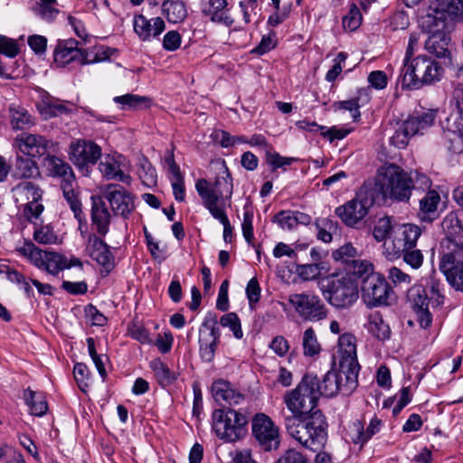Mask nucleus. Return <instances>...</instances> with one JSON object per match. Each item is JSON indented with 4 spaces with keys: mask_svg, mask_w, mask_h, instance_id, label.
I'll list each match as a JSON object with an SVG mask.
<instances>
[{
    "mask_svg": "<svg viewBox=\"0 0 463 463\" xmlns=\"http://www.w3.org/2000/svg\"><path fill=\"white\" fill-rule=\"evenodd\" d=\"M410 176L402 167L389 164L378 171L370 190L376 200L392 199L406 202L411 197Z\"/></svg>",
    "mask_w": 463,
    "mask_h": 463,
    "instance_id": "7ed1b4c3",
    "label": "nucleus"
},
{
    "mask_svg": "<svg viewBox=\"0 0 463 463\" xmlns=\"http://www.w3.org/2000/svg\"><path fill=\"white\" fill-rule=\"evenodd\" d=\"M44 165L52 176L61 178V184L75 183L71 165L61 158L48 155L44 158Z\"/></svg>",
    "mask_w": 463,
    "mask_h": 463,
    "instance_id": "473e14b6",
    "label": "nucleus"
},
{
    "mask_svg": "<svg viewBox=\"0 0 463 463\" xmlns=\"http://www.w3.org/2000/svg\"><path fill=\"white\" fill-rule=\"evenodd\" d=\"M316 384L317 375L306 373L295 389L286 392L283 401L290 416L304 417L316 411L320 397Z\"/></svg>",
    "mask_w": 463,
    "mask_h": 463,
    "instance_id": "39448f33",
    "label": "nucleus"
},
{
    "mask_svg": "<svg viewBox=\"0 0 463 463\" xmlns=\"http://www.w3.org/2000/svg\"><path fill=\"white\" fill-rule=\"evenodd\" d=\"M319 396L333 397L338 392L350 395L358 386V373L348 369L340 368L339 371H328L322 378L317 377L315 385Z\"/></svg>",
    "mask_w": 463,
    "mask_h": 463,
    "instance_id": "6e6552de",
    "label": "nucleus"
},
{
    "mask_svg": "<svg viewBox=\"0 0 463 463\" xmlns=\"http://www.w3.org/2000/svg\"><path fill=\"white\" fill-rule=\"evenodd\" d=\"M302 347L305 356L314 357L320 353L321 345L317 340L316 332L312 327H308L304 331Z\"/></svg>",
    "mask_w": 463,
    "mask_h": 463,
    "instance_id": "49530a36",
    "label": "nucleus"
},
{
    "mask_svg": "<svg viewBox=\"0 0 463 463\" xmlns=\"http://www.w3.org/2000/svg\"><path fill=\"white\" fill-rule=\"evenodd\" d=\"M348 269L354 275L364 279V278H367L371 274H376L377 272L373 271V265L365 260L356 259L354 260L349 266Z\"/></svg>",
    "mask_w": 463,
    "mask_h": 463,
    "instance_id": "864d4df0",
    "label": "nucleus"
},
{
    "mask_svg": "<svg viewBox=\"0 0 463 463\" xmlns=\"http://www.w3.org/2000/svg\"><path fill=\"white\" fill-rule=\"evenodd\" d=\"M413 136H415V134L410 130V128L406 126V123L403 121L395 130L390 142L395 147L402 149L406 147L410 138Z\"/></svg>",
    "mask_w": 463,
    "mask_h": 463,
    "instance_id": "8fccbe9b",
    "label": "nucleus"
},
{
    "mask_svg": "<svg viewBox=\"0 0 463 463\" xmlns=\"http://www.w3.org/2000/svg\"><path fill=\"white\" fill-rule=\"evenodd\" d=\"M67 104L71 105L69 102H65L52 97L49 94H45L36 104V108L43 119H49L51 118L71 113L72 109L69 108Z\"/></svg>",
    "mask_w": 463,
    "mask_h": 463,
    "instance_id": "7c9ffc66",
    "label": "nucleus"
},
{
    "mask_svg": "<svg viewBox=\"0 0 463 463\" xmlns=\"http://www.w3.org/2000/svg\"><path fill=\"white\" fill-rule=\"evenodd\" d=\"M24 399L29 407L30 412L35 416H43L48 410L47 402L42 395H37L31 389H26L24 392Z\"/></svg>",
    "mask_w": 463,
    "mask_h": 463,
    "instance_id": "c03bdc74",
    "label": "nucleus"
},
{
    "mask_svg": "<svg viewBox=\"0 0 463 463\" xmlns=\"http://www.w3.org/2000/svg\"><path fill=\"white\" fill-rule=\"evenodd\" d=\"M14 175L18 178L28 179L39 175V169L32 158L17 156Z\"/></svg>",
    "mask_w": 463,
    "mask_h": 463,
    "instance_id": "a19ab883",
    "label": "nucleus"
},
{
    "mask_svg": "<svg viewBox=\"0 0 463 463\" xmlns=\"http://www.w3.org/2000/svg\"><path fill=\"white\" fill-rule=\"evenodd\" d=\"M73 184L74 183L61 184V187L62 189L63 196L70 204L75 218L81 222L84 218V214L81 210V203L73 190Z\"/></svg>",
    "mask_w": 463,
    "mask_h": 463,
    "instance_id": "a18cd8bd",
    "label": "nucleus"
},
{
    "mask_svg": "<svg viewBox=\"0 0 463 463\" xmlns=\"http://www.w3.org/2000/svg\"><path fill=\"white\" fill-rule=\"evenodd\" d=\"M317 239L323 242H330L332 241V232L336 231V223L329 219H322L317 222Z\"/></svg>",
    "mask_w": 463,
    "mask_h": 463,
    "instance_id": "4d7b16f0",
    "label": "nucleus"
},
{
    "mask_svg": "<svg viewBox=\"0 0 463 463\" xmlns=\"http://www.w3.org/2000/svg\"><path fill=\"white\" fill-rule=\"evenodd\" d=\"M0 52L10 58H14L19 53V46L14 40L1 35Z\"/></svg>",
    "mask_w": 463,
    "mask_h": 463,
    "instance_id": "774afa93",
    "label": "nucleus"
},
{
    "mask_svg": "<svg viewBox=\"0 0 463 463\" xmlns=\"http://www.w3.org/2000/svg\"><path fill=\"white\" fill-rule=\"evenodd\" d=\"M213 430L225 442H235L247 433L248 419L233 409H216L212 414Z\"/></svg>",
    "mask_w": 463,
    "mask_h": 463,
    "instance_id": "423d86ee",
    "label": "nucleus"
},
{
    "mask_svg": "<svg viewBox=\"0 0 463 463\" xmlns=\"http://www.w3.org/2000/svg\"><path fill=\"white\" fill-rule=\"evenodd\" d=\"M432 31L433 33L425 42V48L430 53L439 58H444L449 54L450 39L443 32H440L439 27H433L430 32Z\"/></svg>",
    "mask_w": 463,
    "mask_h": 463,
    "instance_id": "e433bc0d",
    "label": "nucleus"
},
{
    "mask_svg": "<svg viewBox=\"0 0 463 463\" xmlns=\"http://www.w3.org/2000/svg\"><path fill=\"white\" fill-rule=\"evenodd\" d=\"M272 222H278L282 229L293 230L297 227L294 211H280Z\"/></svg>",
    "mask_w": 463,
    "mask_h": 463,
    "instance_id": "69168bd1",
    "label": "nucleus"
},
{
    "mask_svg": "<svg viewBox=\"0 0 463 463\" xmlns=\"http://www.w3.org/2000/svg\"><path fill=\"white\" fill-rule=\"evenodd\" d=\"M33 239L41 244H52L58 237L50 226H42L34 231Z\"/></svg>",
    "mask_w": 463,
    "mask_h": 463,
    "instance_id": "680f3d73",
    "label": "nucleus"
},
{
    "mask_svg": "<svg viewBox=\"0 0 463 463\" xmlns=\"http://www.w3.org/2000/svg\"><path fill=\"white\" fill-rule=\"evenodd\" d=\"M427 286L430 294L429 297L430 305L433 307L441 306L445 299V297L442 293L444 288L442 282L435 277H430Z\"/></svg>",
    "mask_w": 463,
    "mask_h": 463,
    "instance_id": "de8ad7c7",
    "label": "nucleus"
},
{
    "mask_svg": "<svg viewBox=\"0 0 463 463\" xmlns=\"http://www.w3.org/2000/svg\"><path fill=\"white\" fill-rule=\"evenodd\" d=\"M411 308L417 315V320L422 328H428L432 323V315L429 309L430 300L426 289L420 285H414L407 294Z\"/></svg>",
    "mask_w": 463,
    "mask_h": 463,
    "instance_id": "4be33fe9",
    "label": "nucleus"
},
{
    "mask_svg": "<svg viewBox=\"0 0 463 463\" xmlns=\"http://www.w3.org/2000/svg\"><path fill=\"white\" fill-rule=\"evenodd\" d=\"M339 367L359 373L356 355V339L353 334L345 333L338 338Z\"/></svg>",
    "mask_w": 463,
    "mask_h": 463,
    "instance_id": "b1692460",
    "label": "nucleus"
},
{
    "mask_svg": "<svg viewBox=\"0 0 463 463\" xmlns=\"http://www.w3.org/2000/svg\"><path fill=\"white\" fill-rule=\"evenodd\" d=\"M298 159L295 157H285L279 153L272 150H268L266 153V162L271 166V170L275 171L279 168H284L290 165Z\"/></svg>",
    "mask_w": 463,
    "mask_h": 463,
    "instance_id": "5fc2aeb1",
    "label": "nucleus"
},
{
    "mask_svg": "<svg viewBox=\"0 0 463 463\" xmlns=\"http://www.w3.org/2000/svg\"><path fill=\"white\" fill-rule=\"evenodd\" d=\"M14 142L22 153L30 156L45 155L52 145V141L41 135L25 133L17 136Z\"/></svg>",
    "mask_w": 463,
    "mask_h": 463,
    "instance_id": "393cba45",
    "label": "nucleus"
},
{
    "mask_svg": "<svg viewBox=\"0 0 463 463\" xmlns=\"http://www.w3.org/2000/svg\"><path fill=\"white\" fill-rule=\"evenodd\" d=\"M441 225L446 235L441 242L443 250H461L463 246L461 212L449 213L443 219Z\"/></svg>",
    "mask_w": 463,
    "mask_h": 463,
    "instance_id": "412c9836",
    "label": "nucleus"
},
{
    "mask_svg": "<svg viewBox=\"0 0 463 463\" xmlns=\"http://www.w3.org/2000/svg\"><path fill=\"white\" fill-rule=\"evenodd\" d=\"M382 421L374 417L371 420L366 430H364V425L360 420H355L351 426V439L354 443L363 446L374 434L380 431Z\"/></svg>",
    "mask_w": 463,
    "mask_h": 463,
    "instance_id": "c9c22d12",
    "label": "nucleus"
},
{
    "mask_svg": "<svg viewBox=\"0 0 463 463\" xmlns=\"http://www.w3.org/2000/svg\"><path fill=\"white\" fill-rule=\"evenodd\" d=\"M101 156V148L93 141L78 139L70 145V160L79 170L88 175L90 167L94 165Z\"/></svg>",
    "mask_w": 463,
    "mask_h": 463,
    "instance_id": "2eb2a0df",
    "label": "nucleus"
},
{
    "mask_svg": "<svg viewBox=\"0 0 463 463\" xmlns=\"http://www.w3.org/2000/svg\"><path fill=\"white\" fill-rule=\"evenodd\" d=\"M421 229L415 224L406 223L397 228L393 236L383 242V254L388 260L399 258L402 252L415 248Z\"/></svg>",
    "mask_w": 463,
    "mask_h": 463,
    "instance_id": "f8f14e48",
    "label": "nucleus"
},
{
    "mask_svg": "<svg viewBox=\"0 0 463 463\" xmlns=\"http://www.w3.org/2000/svg\"><path fill=\"white\" fill-rule=\"evenodd\" d=\"M377 201L370 189H363L357 195L335 208V214L349 227H356L367 215L369 208Z\"/></svg>",
    "mask_w": 463,
    "mask_h": 463,
    "instance_id": "9d476101",
    "label": "nucleus"
},
{
    "mask_svg": "<svg viewBox=\"0 0 463 463\" xmlns=\"http://www.w3.org/2000/svg\"><path fill=\"white\" fill-rule=\"evenodd\" d=\"M126 158L122 155H105L100 160L99 169L107 180H116L126 184H130L132 178L126 174Z\"/></svg>",
    "mask_w": 463,
    "mask_h": 463,
    "instance_id": "5701e85b",
    "label": "nucleus"
},
{
    "mask_svg": "<svg viewBox=\"0 0 463 463\" xmlns=\"http://www.w3.org/2000/svg\"><path fill=\"white\" fill-rule=\"evenodd\" d=\"M359 253L356 248L351 242H347L339 247L333 252V258L336 261H341L349 266L358 257Z\"/></svg>",
    "mask_w": 463,
    "mask_h": 463,
    "instance_id": "09e8293b",
    "label": "nucleus"
},
{
    "mask_svg": "<svg viewBox=\"0 0 463 463\" xmlns=\"http://www.w3.org/2000/svg\"><path fill=\"white\" fill-rule=\"evenodd\" d=\"M219 338L220 330L216 319H205L199 330L200 355L204 362L213 360Z\"/></svg>",
    "mask_w": 463,
    "mask_h": 463,
    "instance_id": "aec40b11",
    "label": "nucleus"
},
{
    "mask_svg": "<svg viewBox=\"0 0 463 463\" xmlns=\"http://www.w3.org/2000/svg\"><path fill=\"white\" fill-rule=\"evenodd\" d=\"M252 435L259 446L265 451L277 449L279 446V431L273 420L264 413H258L252 419Z\"/></svg>",
    "mask_w": 463,
    "mask_h": 463,
    "instance_id": "f3484780",
    "label": "nucleus"
},
{
    "mask_svg": "<svg viewBox=\"0 0 463 463\" xmlns=\"http://www.w3.org/2000/svg\"><path fill=\"white\" fill-rule=\"evenodd\" d=\"M365 327L372 335L379 340L384 341L390 337V326L384 322L379 312H374L368 317Z\"/></svg>",
    "mask_w": 463,
    "mask_h": 463,
    "instance_id": "ea45409f",
    "label": "nucleus"
},
{
    "mask_svg": "<svg viewBox=\"0 0 463 463\" xmlns=\"http://www.w3.org/2000/svg\"><path fill=\"white\" fill-rule=\"evenodd\" d=\"M288 302L300 318L319 322L327 317L328 310L319 296L311 292L291 294Z\"/></svg>",
    "mask_w": 463,
    "mask_h": 463,
    "instance_id": "9b49d317",
    "label": "nucleus"
},
{
    "mask_svg": "<svg viewBox=\"0 0 463 463\" xmlns=\"http://www.w3.org/2000/svg\"><path fill=\"white\" fill-rule=\"evenodd\" d=\"M138 175L143 184L147 186L155 185L157 182L156 171L146 158L140 161Z\"/></svg>",
    "mask_w": 463,
    "mask_h": 463,
    "instance_id": "3c124183",
    "label": "nucleus"
},
{
    "mask_svg": "<svg viewBox=\"0 0 463 463\" xmlns=\"http://www.w3.org/2000/svg\"><path fill=\"white\" fill-rule=\"evenodd\" d=\"M203 14L211 21L231 26L233 19L230 15L227 0H206L203 4Z\"/></svg>",
    "mask_w": 463,
    "mask_h": 463,
    "instance_id": "c756f323",
    "label": "nucleus"
},
{
    "mask_svg": "<svg viewBox=\"0 0 463 463\" xmlns=\"http://www.w3.org/2000/svg\"><path fill=\"white\" fill-rule=\"evenodd\" d=\"M253 212L247 206L244 207L243 222L241 224L242 234L249 244H253Z\"/></svg>",
    "mask_w": 463,
    "mask_h": 463,
    "instance_id": "052dcab7",
    "label": "nucleus"
},
{
    "mask_svg": "<svg viewBox=\"0 0 463 463\" xmlns=\"http://www.w3.org/2000/svg\"><path fill=\"white\" fill-rule=\"evenodd\" d=\"M440 203V196L435 190L428 191L423 198L420 200L419 217L421 221L431 222L438 218V205Z\"/></svg>",
    "mask_w": 463,
    "mask_h": 463,
    "instance_id": "f704fd0d",
    "label": "nucleus"
},
{
    "mask_svg": "<svg viewBox=\"0 0 463 463\" xmlns=\"http://www.w3.org/2000/svg\"><path fill=\"white\" fill-rule=\"evenodd\" d=\"M220 324L224 327H229L237 339H241L243 335L241 320L237 314L231 312L221 317Z\"/></svg>",
    "mask_w": 463,
    "mask_h": 463,
    "instance_id": "6e6d98bb",
    "label": "nucleus"
},
{
    "mask_svg": "<svg viewBox=\"0 0 463 463\" xmlns=\"http://www.w3.org/2000/svg\"><path fill=\"white\" fill-rule=\"evenodd\" d=\"M10 124L13 129L24 130L31 128L35 124L34 118L29 111L16 104H12L8 109Z\"/></svg>",
    "mask_w": 463,
    "mask_h": 463,
    "instance_id": "4c0bfd02",
    "label": "nucleus"
},
{
    "mask_svg": "<svg viewBox=\"0 0 463 463\" xmlns=\"http://www.w3.org/2000/svg\"><path fill=\"white\" fill-rule=\"evenodd\" d=\"M391 293L390 285L380 273L371 274L362 280V298L369 307L387 306Z\"/></svg>",
    "mask_w": 463,
    "mask_h": 463,
    "instance_id": "4468645a",
    "label": "nucleus"
},
{
    "mask_svg": "<svg viewBox=\"0 0 463 463\" xmlns=\"http://www.w3.org/2000/svg\"><path fill=\"white\" fill-rule=\"evenodd\" d=\"M403 260L412 269H419L423 263V254L420 250L411 248L402 252Z\"/></svg>",
    "mask_w": 463,
    "mask_h": 463,
    "instance_id": "338daca9",
    "label": "nucleus"
},
{
    "mask_svg": "<svg viewBox=\"0 0 463 463\" xmlns=\"http://www.w3.org/2000/svg\"><path fill=\"white\" fill-rule=\"evenodd\" d=\"M103 197L109 203L115 215L128 219L135 209L134 196L118 184L107 185Z\"/></svg>",
    "mask_w": 463,
    "mask_h": 463,
    "instance_id": "6ab92c4d",
    "label": "nucleus"
},
{
    "mask_svg": "<svg viewBox=\"0 0 463 463\" xmlns=\"http://www.w3.org/2000/svg\"><path fill=\"white\" fill-rule=\"evenodd\" d=\"M195 189L203 206L223 225L224 241L232 242V227L223 207L224 201L230 199L233 193L232 178L228 168L225 167L223 175L217 176L213 184L203 178L198 179Z\"/></svg>",
    "mask_w": 463,
    "mask_h": 463,
    "instance_id": "f257e3e1",
    "label": "nucleus"
},
{
    "mask_svg": "<svg viewBox=\"0 0 463 463\" xmlns=\"http://www.w3.org/2000/svg\"><path fill=\"white\" fill-rule=\"evenodd\" d=\"M443 128L451 134V137H448L450 142L449 149L454 153H461L463 150V113L457 110L450 114L447 118Z\"/></svg>",
    "mask_w": 463,
    "mask_h": 463,
    "instance_id": "c85d7f7f",
    "label": "nucleus"
},
{
    "mask_svg": "<svg viewBox=\"0 0 463 463\" xmlns=\"http://www.w3.org/2000/svg\"><path fill=\"white\" fill-rule=\"evenodd\" d=\"M162 9L170 23L181 22L187 15L185 5L180 0H165L162 5Z\"/></svg>",
    "mask_w": 463,
    "mask_h": 463,
    "instance_id": "79ce46f5",
    "label": "nucleus"
},
{
    "mask_svg": "<svg viewBox=\"0 0 463 463\" xmlns=\"http://www.w3.org/2000/svg\"><path fill=\"white\" fill-rule=\"evenodd\" d=\"M410 176V186L411 192L412 190L415 191H422L428 192L431 191V180L425 174L420 173L418 171L411 172L409 174Z\"/></svg>",
    "mask_w": 463,
    "mask_h": 463,
    "instance_id": "603ef678",
    "label": "nucleus"
},
{
    "mask_svg": "<svg viewBox=\"0 0 463 463\" xmlns=\"http://www.w3.org/2000/svg\"><path fill=\"white\" fill-rule=\"evenodd\" d=\"M437 110L427 109L416 111L408 117L404 122L410 128V130L416 134H422L424 130L430 128L436 119Z\"/></svg>",
    "mask_w": 463,
    "mask_h": 463,
    "instance_id": "72a5a7b5",
    "label": "nucleus"
},
{
    "mask_svg": "<svg viewBox=\"0 0 463 463\" xmlns=\"http://www.w3.org/2000/svg\"><path fill=\"white\" fill-rule=\"evenodd\" d=\"M460 22L463 20V0H434L429 13L422 18V27L431 31L445 21Z\"/></svg>",
    "mask_w": 463,
    "mask_h": 463,
    "instance_id": "1a4fd4ad",
    "label": "nucleus"
},
{
    "mask_svg": "<svg viewBox=\"0 0 463 463\" xmlns=\"http://www.w3.org/2000/svg\"><path fill=\"white\" fill-rule=\"evenodd\" d=\"M444 72L442 66L435 60L419 55L408 61H403L401 71L402 89L418 90L423 85L439 81Z\"/></svg>",
    "mask_w": 463,
    "mask_h": 463,
    "instance_id": "20e7f679",
    "label": "nucleus"
},
{
    "mask_svg": "<svg viewBox=\"0 0 463 463\" xmlns=\"http://www.w3.org/2000/svg\"><path fill=\"white\" fill-rule=\"evenodd\" d=\"M91 201V221L97 233L103 237L109 231L111 214L103 197L92 196Z\"/></svg>",
    "mask_w": 463,
    "mask_h": 463,
    "instance_id": "cd10ccee",
    "label": "nucleus"
},
{
    "mask_svg": "<svg viewBox=\"0 0 463 463\" xmlns=\"http://www.w3.org/2000/svg\"><path fill=\"white\" fill-rule=\"evenodd\" d=\"M439 269L453 289L463 292V246L461 250H443Z\"/></svg>",
    "mask_w": 463,
    "mask_h": 463,
    "instance_id": "dca6fc26",
    "label": "nucleus"
},
{
    "mask_svg": "<svg viewBox=\"0 0 463 463\" xmlns=\"http://www.w3.org/2000/svg\"><path fill=\"white\" fill-rule=\"evenodd\" d=\"M285 427L291 438L313 451L320 449L326 441L327 424L320 410L304 417L287 416Z\"/></svg>",
    "mask_w": 463,
    "mask_h": 463,
    "instance_id": "f03ea898",
    "label": "nucleus"
},
{
    "mask_svg": "<svg viewBox=\"0 0 463 463\" xmlns=\"http://www.w3.org/2000/svg\"><path fill=\"white\" fill-rule=\"evenodd\" d=\"M146 99L145 97L130 93L114 98V101L118 104H120L121 109H123L137 108Z\"/></svg>",
    "mask_w": 463,
    "mask_h": 463,
    "instance_id": "e2e57ef3",
    "label": "nucleus"
},
{
    "mask_svg": "<svg viewBox=\"0 0 463 463\" xmlns=\"http://www.w3.org/2000/svg\"><path fill=\"white\" fill-rule=\"evenodd\" d=\"M133 27L138 38L143 42H147L159 36L165 30V24L161 17L147 19L143 14H136Z\"/></svg>",
    "mask_w": 463,
    "mask_h": 463,
    "instance_id": "a878e982",
    "label": "nucleus"
},
{
    "mask_svg": "<svg viewBox=\"0 0 463 463\" xmlns=\"http://www.w3.org/2000/svg\"><path fill=\"white\" fill-rule=\"evenodd\" d=\"M392 231V223L389 217L381 218L376 225L374 226L373 235V238L381 242V241H386L388 239V235L390 234Z\"/></svg>",
    "mask_w": 463,
    "mask_h": 463,
    "instance_id": "bf43d9fd",
    "label": "nucleus"
},
{
    "mask_svg": "<svg viewBox=\"0 0 463 463\" xmlns=\"http://www.w3.org/2000/svg\"><path fill=\"white\" fill-rule=\"evenodd\" d=\"M212 392L217 402H225L230 405H236L244 400L243 394L233 389L229 382L222 379L213 382Z\"/></svg>",
    "mask_w": 463,
    "mask_h": 463,
    "instance_id": "2f4dec72",
    "label": "nucleus"
},
{
    "mask_svg": "<svg viewBox=\"0 0 463 463\" xmlns=\"http://www.w3.org/2000/svg\"><path fill=\"white\" fill-rule=\"evenodd\" d=\"M358 286L351 278L342 277L333 279L328 284L327 301L336 308H347L358 298Z\"/></svg>",
    "mask_w": 463,
    "mask_h": 463,
    "instance_id": "ddd939ff",
    "label": "nucleus"
},
{
    "mask_svg": "<svg viewBox=\"0 0 463 463\" xmlns=\"http://www.w3.org/2000/svg\"><path fill=\"white\" fill-rule=\"evenodd\" d=\"M41 4L38 8V14L44 20H52L59 13L55 7L57 0H40Z\"/></svg>",
    "mask_w": 463,
    "mask_h": 463,
    "instance_id": "0e129e2a",
    "label": "nucleus"
},
{
    "mask_svg": "<svg viewBox=\"0 0 463 463\" xmlns=\"http://www.w3.org/2000/svg\"><path fill=\"white\" fill-rule=\"evenodd\" d=\"M101 58H89L83 49L79 48L78 41L74 39L59 40L53 51V62L57 67H65L71 61H78L81 64L99 62Z\"/></svg>",
    "mask_w": 463,
    "mask_h": 463,
    "instance_id": "a211bd4d",
    "label": "nucleus"
},
{
    "mask_svg": "<svg viewBox=\"0 0 463 463\" xmlns=\"http://www.w3.org/2000/svg\"><path fill=\"white\" fill-rule=\"evenodd\" d=\"M87 254L99 265L110 269L114 264V257L109 247L96 234H89L85 249Z\"/></svg>",
    "mask_w": 463,
    "mask_h": 463,
    "instance_id": "bb28decb",
    "label": "nucleus"
},
{
    "mask_svg": "<svg viewBox=\"0 0 463 463\" xmlns=\"http://www.w3.org/2000/svg\"><path fill=\"white\" fill-rule=\"evenodd\" d=\"M13 192L18 197L17 200H27L28 202L40 201L43 196L40 187L29 181L21 182L13 188Z\"/></svg>",
    "mask_w": 463,
    "mask_h": 463,
    "instance_id": "37998d69",
    "label": "nucleus"
},
{
    "mask_svg": "<svg viewBox=\"0 0 463 463\" xmlns=\"http://www.w3.org/2000/svg\"><path fill=\"white\" fill-rule=\"evenodd\" d=\"M149 367L153 371L158 384L163 388L173 384L178 377V374L170 370L167 364L160 358L152 360L149 364Z\"/></svg>",
    "mask_w": 463,
    "mask_h": 463,
    "instance_id": "58836bf2",
    "label": "nucleus"
},
{
    "mask_svg": "<svg viewBox=\"0 0 463 463\" xmlns=\"http://www.w3.org/2000/svg\"><path fill=\"white\" fill-rule=\"evenodd\" d=\"M362 23V14L355 4L350 5L348 14L343 18V26L349 31L356 30Z\"/></svg>",
    "mask_w": 463,
    "mask_h": 463,
    "instance_id": "13d9d810",
    "label": "nucleus"
},
{
    "mask_svg": "<svg viewBox=\"0 0 463 463\" xmlns=\"http://www.w3.org/2000/svg\"><path fill=\"white\" fill-rule=\"evenodd\" d=\"M21 251L34 266L53 276L71 267H79L80 269L83 267L81 260L76 257L68 260L64 255L41 250L33 243L26 244Z\"/></svg>",
    "mask_w": 463,
    "mask_h": 463,
    "instance_id": "0eeeda50",
    "label": "nucleus"
}]
</instances>
